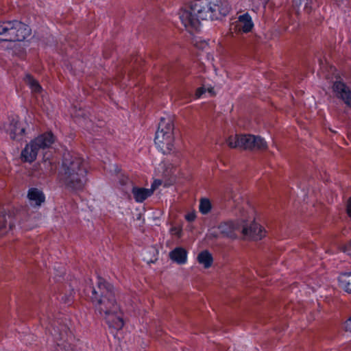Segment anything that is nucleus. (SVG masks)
<instances>
[{
  "instance_id": "nucleus-1",
  "label": "nucleus",
  "mask_w": 351,
  "mask_h": 351,
  "mask_svg": "<svg viewBox=\"0 0 351 351\" xmlns=\"http://www.w3.org/2000/svg\"><path fill=\"white\" fill-rule=\"evenodd\" d=\"M90 299L95 310L104 317L110 328L117 330L123 328V315L112 285L99 277L97 287L92 289Z\"/></svg>"
},
{
  "instance_id": "nucleus-2",
  "label": "nucleus",
  "mask_w": 351,
  "mask_h": 351,
  "mask_svg": "<svg viewBox=\"0 0 351 351\" xmlns=\"http://www.w3.org/2000/svg\"><path fill=\"white\" fill-rule=\"evenodd\" d=\"M60 182L72 192L82 191L87 182V169L84 160L77 156H64L60 171Z\"/></svg>"
},
{
  "instance_id": "nucleus-3",
  "label": "nucleus",
  "mask_w": 351,
  "mask_h": 351,
  "mask_svg": "<svg viewBox=\"0 0 351 351\" xmlns=\"http://www.w3.org/2000/svg\"><path fill=\"white\" fill-rule=\"evenodd\" d=\"M210 9L208 0H193L180 10V21L189 32L196 31L200 27L201 21L210 19Z\"/></svg>"
},
{
  "instance_id": "nucleus-4",
  "label": "nucleus",
  "mask_w": 351,
  "mask_h": 351,
  "mask_svg": "<svg viewBox=\"0 0 351 351\" xmlns=\"http://www.w3.org/2000/svg\"><path fill=\"white\" fill-rule=\"evenodd\" d=\"M31 28L18 21H0V40L3 42H22L30 36Z\"/></svg>"
},
{
  "instance_id": "nucleus-5",
  "label": "nucleus",
  "mask_w": 351,
  "mask_h": 351,
  "mask_svg": "<svg viewBox=\"0 0 351 351\" xmlns=\"http://www.w3.org/2000/svg\"><path fill=\"white\" fill-rule=\"evenodd\" d=\"M56 136L51 132H45L30 141L21 151V158L22 161L32 162L37 157L40 149L49 148L55 142Z\"/></svg>"
},
{
  "instance_id": "nucleus-6",
  "label": "nucleus",
  "mask_w": 351,
  "mask_h": 351,
  "mask_svg": "<svg viewBox=\"0 0 351 351\" xmlns=\"http://www.w3.org/2000/svg\"><path fill=\"white\" fill-rule=\"evenodd\" d=\"M1 129L9 134L12 140H21L25 132V128L20 123L19 117L16 115L10 116L8 121L3 123Z\"/></svg>"
},
{
  "instance_id": "nucleus-7",
  "label": "nucleus",
  "mask_w": 351,
  "mask_h": 351,
  "mask_svg": "<svg viewBox=\"0 0 351 351\" xmlns=\"http://www.w3.org/2000/svg\"><path fill=\"white\" fill-rule=\"evenodd\" d=\"M217 228L222 237L235 239L237 237V232L242 230V218L222 221L218 225Z\"/></svg>"
},
{
  "instance_id": "nucleus-8",
  "label": "nucleus",
  "mask_w": 351,
  "mask_h": 351,
  "mask_svg": "<svg viewBox=\"0 0 351 351\" xmlns=\"http://www.w3.org/2000/svg\"><path fill=\"white\" fill-rule=\"evenodd\" d=\"M242 217V233L243 234L253 240H261L265 235V230L258 223L253 221L250 226H245L247 213L243 211L241 214Z\"/></svg>"
},
{
  "instance_id": "nucleus-9",
  "label": "nucleus",
  "mask_w": 351,
  "mask_h": 351,
  "mask_svg": "<svg viewBox=\"0 0 351 351\" xmlns=\"http://www.w3.org/2000/svg\"><path fill=\"white\" fill-rule=\"evenodd\" d=\"M239 147L243 149H266L267 147L265 141L252 134H239Z\"/></svg>"
},
{
  "instance_id": "nucleus-10",
  "label": "nucleus",
  "mask_w": 351,
  "mask_h": 351,
  "mask_svg": "<svg viewBox=\"0 0 351 351\" xmlns=\"http://www.w3.org/2000/svg\"><path fill=\"white\" fill-rule=\"evenodd\" d=\"M210 20H218L227 16L230 11V6L226 0H213L209 1Z\"/></svg>"
},
{
  "instance_id": "nucleus-11",
  "label": "nucleus",
  "mask_w": 351,
  "mask_h": 351,
  "mask_svg": "<svg viewBox=\"0 0 351 351\" xmlns=\"http://www.w3.org/2000/svg\"><path fill=\"white\" fill-rule=\"evenodd\" d=\"M154 141L157 147L164 154H167L173 149L174 136L173 134H167L162 133L160 131H156Z\"/></svg>"
},
{
  "instance_id": "nucleus-12",
  "label": "nucleus",
  "mask_w": 351,
  "mask_h": 351,
  "mask_svg": "<svg viewBox=\"0 0 351 351\" xmlns=\"http://www.w3.org/2000/svg\"><path fill=\"white\" fill-rule=\"evenodd\" d=\"M332 90L336 96L343 101V102L351 108V90L343 82L336 81L332 86Z\"/></svg>"
},
{
  "instance_id": "nucleus-13",
  "label": "nucleus",
  "mask_w": 351,
  "mask_h": 351,
  "mask_svg": "<svg viewBox=\"0 0 351 351\" xmlns=\"http://www.w3.org/2000/svg\"><path fill=\"white\" fill-rule=\"evenodd\" d=\"M27 198L31 205L34 206H40L45 201L44 193L37 188H30L28 190Z\"/></svg>"
},
{
  "instance_id": "nucleus-14",
  "label": "nucleus",
  "mask_w": 351,
  "mask_h": 351,
  "mask_svg": "<svg viewBox=\"0 0 351 351\" xmlns=\"http://www.w3.org/2000/svg\"><path fill=\"white\" fill-rule=\"evenodd\" d=\"M187 254V251L184 248L178 247L169 252V258L177 264L183 265L186 263Z\"/></svg>"
},
{
  "instance_id": "nucleus-15",
  "label": "nucleus",
  "mask_w": 351,
  "mask_h": 351,
  "mask_svg": "<svg viewBox=\"0 0 351 351\" xmlns=\"http://www.w3.org/2000/svg\"><path fill=\"white\" fill-rule=\"evenodd\" d=\"M154 190V189H149L133 186L132 193L133 194L134 200L138 203H141L153 194Z\"/></svg>"
},
{
  "instance_id": "nucleus-16",
  "label": "nucleus",
  "mask_w": 351,
  "mask_h": 351,
  "mask_svg": "<svg viewBox=\"0 0 351 351\" xmlns=\"http://www.w3.org/2000/svg\"><path fill=\"white\" fill-rule=\"evenodd\" d=\"M238 23L239 29L245 33L250 32L254 27L252 17L248 13L240 15L238 18Z\"/></svg>"
},
{
  "instance_id": "nucleus-17",
  "label": "nucleus",
  "mask_w": 351,
  "mask_h": 351,
  "mask_svg": "<svg viewBox=\"0 0 351 351\" xmlns=\"http://www.w3.org/2000/svg\"><path fill=\"white\" fill-rule=\"evenodd\" d=\"M12 217L11 215L1 214L0 215V237L5 234L9 230H12L14 224L12 222Z\"/></svg>"
},
{
  "instance_id": "nucleus-18",
  "label": "nucleus",
  "mask_w": 351,
  "mask_h": 351,
  "mask_svg": "<svg viewBox=\"0 0 351 351\" xmlns=\"http://www.w3.org/2000/svg\"><path fill=\"white\" fill-rule=\"evenodd\" d=\"M339 286L348 293H351V272L341 274L338 278Z\"/></svg>"
},
{
  "instance_id": "nucleus-19",
  "label": "nucleus",
  "mask_w": 351,
  "mask_h": 351,
  "mask_svg": "<svg viewBox=\"0 0 351 351\" xmlns=\"http://www.w3.org/2000/svg\"><path fill=\"white\" fill-rule=\"evenodd\" d=\"M197 259L198 263L203 265L206 269L210 267L213 263V256L208 250L201 252L197 255Z\"/></svg>"
},
{
  "instance_id": "nucleus-20",
  "label": "nucleus",
  "mask_w": 351,
  "mask_h": 351,
  "mask_svg": "<svg viewBox=\"0 0 351 351\" xmlns=\"http://www.w3.org/2000/svg\"><path fill=\"white\" fill-rule=\"evenodd\" d=\"M24 81L25 84L29 86L32 92L40 93L43 90L42 86L40 85L38 80H36L32 75L27 74L24 78Z\"/></svg>"
},
{
  "instance_id": "nucleus-21",
  "label": "nucleus",
  "mask_w": 351,
  "mask_h": 351,
  "mask_svg": "<svg viewBox=\"0 0 351 351\" xmlns=\"http://www.w3.org/2000/svg\"><path fill=\"white\" fill-rule=\"evenodd\" d=\"M157 131L167 134H173V124L170 119L161 118Z\"/></svg>"
},
{
  "instance_id": "nucleus-22",
  "label": "nucleus",
  "mask_w": 351,
  "mask_h": 351,
  "mask_svg": "<svg viewBox=\"0 0 351 351\" xmlns=\"http://www.w3.org/2000/svg\"><path fill=\"white\" fill-rule=\"evenodd\" d=\"M42 163L45 169L49 173L56 172L57 169V161L56 160L45 158V156H44Z\"/></svg>"
},
{
  "instance_id": "nucleus-23",
  "label": "nucleus",
  "mask_w": 351,
  "mask_h": 351,
  "mask_svg": "<svg viewBox=\"0 0 351 351\" xmlns=\"http://www.w3.org/2000/svg\"><path fill=\"white\" fill-rule=\"evenodd\" d=\"M212 208L211 202L207 198H202L199 202V210L203 215L208 214Z\"/></svg>"
},
{
  "instance_id": "nucleus-24",
  "label": "nucleus",
  "mask_w": 351,
  "mask_h": 351,
  "mask_svg": "<svg viewBox=\"0 0 351 351\" xmlns=\"http://www.w3.org/2000/svg\"><path fill=\"white\" fill-rule=\"evenodd\" d=\"M225 197L228 199H232V201L237 204L239 203L240 199H241V195L234 191L232 189H228L225 193Z\"/></svg>"
},
{
  "instance_id": "nucleus-25",
  "label": "nucleus",
  "mask_w": 351,
  "mask_h": 351,
  "mask_svg": "<svg viewBox=\"0 0 351 351\" xmlns=\"http://www.w3.org/2000/svg\"><path fill=\"white\" fill-rule=\"evenodd\" d=\"M226 143L230 148L239 147V134L229 136Z\"/></svg>"
},
{
  "instance_id": "nucleus-26",
  "label": "nucleus",
  "mask_w": 351,
  "mask_h": 351,
  "mask_svg": "<svg viewBox=\"0 0 351 351\" xmlns=\"http://www.w3.org/2000/svg\"><path fill=\"white\" fill-rule=\"evenodd\" d=\"M253 10H259L261 8H265L269 0H251Z\"/></svg>"
},
{
  "instance_id": "nucleus-27",
  "label": "nucleus",
  "mask_w": 351,
  "mask_h": 351,
  "mask_svg": "<svg viewBox=\"0 0 351 351\" xmlns=\"http://www.w3.org/2000/svg\"><path fill=\"white\" fill-rule=\"evenodd\" d=\"M300 5H304V10L306 13H310L312 10V8L310 5L311 0H299Z\"/></svg>"
},
{
  "instance_id": "nucleus-28",
  "label": "nucleus",
  "mask_w": 351,
  "mask_h": 351,
  "mask_svg": "<svg viewBox=\"0 0 351 351\" xmlns=\"http://www.w3.org/2000/svg\"><path fill=\"white\" fill-rule=\"evenodd\" d=\"M206 91V89L204 87H199L196 90L195 92V97L199 98L201 96L204 94Z\"/></svg>"
},
{
  "instance_id": "nucleus-29",
  "label": "nucleus",
  "mask_w": 351,
  "mask_h": 351,
  "mask_svg": "<svg viewBox=\"0 0 351 351\" xmlns=\"http://www.w3.org/2000/svg\"><path fill=\"white\" fill-rule=\"evenodd\" d=\"M344 328L346 331L351 332V316L345 322Z\"/></svg>"
},
{
  "instance_id": "nucleus-30",
  "label": "nucleus",
  "mask_w": 351,
  "mask_h": 351,
  "mask_svg": "<svg viewBox=\"0 0 351 351\" xmlns=\"http://www.w3.org/2000/svg\"><path fill=\"white\" fill-rule=\"evenodd\" d=\"M195 217H196V215L195 213H188L187 215H186L185 216V219L188 221H193L195 219Z\"/></svg>"
},
{
  "instance_id": "nucleus-31",
  "label": "nucleus",
  "mask_w": 351,
  "mask_h": 351,
  "mask_svg": "<svg viewBox=\"0 0 351 351\" xmlns=\"http://www.w3.org/2000/svg\"><path fill=\"white\" fill-rule=\"evenodd\" d=\"M171 230L173 234L177 235L178 237H181V233H182L181 229L177 228H171Z\"/></svg>"
},
{
  "instance_id": "nucleus-32",
  "label": "nucleus",
  "mask_w": 351,
  "mask_h": 351,
  "mask_svg": "<svg viewBox=\"0 0 351 351\" xmlns=\"http://www.w3.org/2000/svg\"><path fill=\"white\" fill-rule=\"evenodd\" d=\"M347 213L348 216L351 218V197L349 198L347 204Z\"/></svg>"
},
{
  "instance_id": "nucleus-33",
  "label": "nucleus",
  "mask_w": 351,
  "mask_h": 351,
  "mask_svg": "<svg viewBox=\"0 0 351 351\" xmlns=\"http://www.w3.org/2000/svg\"><path fill=\"white\" fill-rule=\"evenodd\" d=\"M20 226L22 229H24L25 230H29L32 228V227L25 224V223H20Z\"/></svg>"
}]
</instances>
